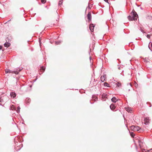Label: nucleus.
Masks as SVG:
<instances>
[{"label":"nucleus","instance_id":"obj_1","mask_svg":"<svg viewBox=\"0 0 152 152\" xmlns=\"http://www.w3.org/2000/svg\"><path fill=\"white\" fill-rule=\"evenodd\" d=\"M138 17L137 13L133 10L130 15L128 16V18L129 20H137Z\"/></svg>","mask_w":152,"mask_h":152},{"label":"nucleus","instance_id":"obj_2","mask_svg":"<svg viewBox=\"0 0 152 152\" xmlns=\"http://www.w3.org/2000/svg\"><path fill=\"white\" fill-rule=\"evenodd\" d=\"M95 26V25L91 23L90 24L89 28L91 32H93L94 31V29Z\"/></svg>","mask_w":152,"mask_h":152},{"label":"nucleus","instance_id":"obj_3","mask_svg":"<svg viewBox=\"0 0 152 152\" xmlns=\"http://www.w3.org/2000/svg\"><path fill=\"white\" fill-rule=\"evenodd\" d=\"M20 70H19L18 71L17 70V71H15L11 70H10L9 73H15V74H18L19 72V71H20Z\"/></svg>","mask_w":152,"mask_h":152},{"label":"nucleus","instance_id":"obj_4","mask_svg":"<svg viewBox=\"0 0 152 152\" xmlns=\"http://www.w3.org/2000/svg\"><path fill=\"white\" fill-rule=\"evenodd\" d=\"M100 97H101L102 99L107 98V94L106 93H103L100 95Z\"/></svg>","mask_w":152,"mask_h":152},{"label":"nucleus","instance_id":"obj_5","mask_svg":"<svg viewBox=\"0 0 152 152\" xmlns=\"http://www.w3.org/2000/svg\"><path fill=\"white\" fill-rule=\"evenodd\" d=\"M106 75H104L103 76H101V80L102 82H103L105 80L106 78Z\"/></svg>","mask_w":152,"mask_h":152},{"label":"nucleus","instance_id":"obj_6","mask_svg":"<svg viewBox=\"0 0 152 152\" xmlns=\"http://www.w3.org/2000/svg\"><path fill=\"white\" fill-rule=\"evenodd\" d=\"M10 95L11 97H12L13 98H14L16 96V94L15 92H11L10 93Z\"/></svg>","mask_w":152,"mask_h":152},{"label":"nucleus","instance_id":"obj_7","mask_svg":"<svg viewBox=\"0 0 152 152\" xmlns=\"http://www.w3.org/2000/svg\"><path fill=\"white\" fill-rule=\"evenodd\" d=\"M144 121H145V125H147L148 124V123L149 121V120L148 119V118H145L144 119Z\"/></svg>","mask_w":152,"mask_h":152},{"label":"nucleus","instance_id":"obj_8","mask_svg":"<svg viewBox=\"0 0 152 152\" xmlns=\"http://www.w3.org/2000/svg\"><path fill=\"white\" fill-rule=\"evenodd\" d=\"M110 108L112 110H114L115 108V107L113 104H112L110 106Z\"/></svg>","mask_w":152,"mask_h":152},{"label":"nucleus","instance_id":"obj_9","mask_svg":"<svg viewBox=\"0 0 152 152\" xmlns=\"http://www.w3.org/2000/svg\"><path fill=\"white\" fill-rule=\"evenodd\" d=\"M142 151L143 152H152V148L149 150L143 149L142 150Z\"/></svg>","mask_w":152,"mask_h":152},{"label":"nucleus","instance_id":"obj_10","mask_svg":"<svg viewBox=\"0 0 152 152\" xmlns=\"http://www.w3.org/2000/svg\"><path fill=\"white\" fill-rule=\"evenodd\" d=\"M87 17L88 19L90 20L91 19V13H88L87 15Z\"/></svg>","mask_w":152,"mask_h":152},{"label":"nucleus","instance_id":"obj_11","mask_svg":"<svg viewBox=\"0 0 152 152\" xmlns=\"http://www.w3.org/2000/svg\"><path fill=\"white\" fill-rule=\"evenodd\" d=\"M125 109L128 112L130 113H132V110L131 108L129 107H126Z\"/></svg>","mask_w":152,"mask_h":152},{"label":"nucleus","instance_id":"obj_12","mask_svg":"<svg viewBox=\"0 0 152 152\" xmlns=\"http://www.w3.org/2000/svg\"><path fill=\"white\" fill-rule=\"evenodd\" d=\"M10 43H9L8 42L5 43L4 44V47H6L7 48H8V47L10 46Z\"/></svg>","mask_w":152,"mask_h":152},{"label":"nucleus","instance_id":"obj_13","mask_svg":"<svg viewBox=\"0 0 152 152\" xmlns=\"http://www.w3.org/2000/svg\"><path fill=\"white\" fill-rule=\"evenodd\" d=\"M10 109L12 110H16V108L13 105H12L10 106Z\"/></svg>","mask_w":152,"mask_h":152},{"label":"nucleus","instance_id":"obj_14","mask_svg":"<svg viewBox=\"0 0 152 152\" xmlns=\"http://www.w3.org/2000/svg\"><path fill=\"white\" fill-rule=\"evenodd\" d=\"M117 100V99L115 97H113L111 99V101L114 102H116Z\"/></svg>","mask_w":152,"mask_h":152},{"label":"nucleus","instance_id":"obj_15","mask_svg":"<svg viewBox=\"0 0 152 152\" xmlns=\"http://www.w3.org/2000/svg\"><path fill=\"white\" fill-rule=\"evenodd\" d=\"M148 47L149 49L152 52V50H151V48H152V43H151V42H150L149 44V45L148 46Z\"/></svg>","mask_w":152,"mask_h":152},{"label":"nucleus","instance_id":"obj_16","mask_svg":"<svg viewBox=\"0 0 152 152\" xmlns=\"http://www.w3.org/2000/svg\"><path fill=\"white\" fill-rule=\"evenodd\" d=\"M140 129V128L139 127L136 126L134 131H138Z\"/></svg>","mask_w":152,"mask_h":152},{"label":"nucleus","instance_id":"obj_17","mask_svg":"<svg viewBox=\"0 0 152 152\" xmlns=\"http://www.w3.org/2000/svg\"><path fill=\"white\" fill-rule=\"evenodd\" d=\"M40 70H43L42 72V73L45 71V68L43 66H42V67H41Z\"/></svg>","mask_w":152,"mask_h":152},{"label":"nucleus","instance_id":"obj_18","mask_svg":"<svg viewBox=\"0 0 152 152\" xmlns=\"http://www.w3.org/2000/svg\"><path fill=\"white\" fill-rule=\"evenodd\" d=\"M127 86L128 88H132V84L131 83L128 84L127 85Z\"/></svg>","mask_w":152,"mask_h":152},{"label":"nucleus","instance_id":"obj_19","mask_svg":"<svg viewBox=\"0 0 152 152\" xmlns=\"http://www.w3.org/2000/svg\"><path fill=\"white\" fill-rule=\"evenodd\" d=\"M130 135L132 137H134L135 134H134L132 132H130Z\"/></svg>","mask_w":152,"mask_h":152},{"label":"nucleus","instance_id":"obj_20","mask_svg":"<svg viewBox=\"0 0 152 152\" xmlns=\"http://www.w3.org/2000/svg\"><path fill=\"white\" fill-rule=\"evenodd\" d=\"M61 41H58V42H55V43L56 44V45H58L59 44H60V43H61Z\"/></svg>","mask_w":152,"mask_h":152},{"label":"nucleus","instance_id":"obj_21","mask_svg":"<svg viewBox=\"0 0 152 152\" xmlns=\"http://www.w3.org/2000/svg\"><path fill=\"white\" fill-rule=\"evenodd\" d=\"M62 1H61V0L58 3V5L59 6L61 5L62 4Z\"/></svg>","mask_w":152,"mask_h":152},{"label":"nucleus","instance_id":"obj_22","mask_svg":"<svg viewBox=\"0 0 152 152\" xmlns=\"http://www.w3.org/2000/svg\"><path fill=\"white\" fill-rule=\"evenodd\" d=\"M104 86H107V87H108L109 85L107 83H104Z\"/></svg>","mask_w":152,"mask_h":152},{"label":"nucleus","instance_id":"obj_23","mask_svg":"<svg viewBox=\"0 0 152 152\" xmlns=\"http://www.w3.org/2000/svg\"><path fill=\"white\" fill-rule=\"evenodd\" d=\"M136 126H131V129L132 130H134V131L135 128Z\"/></svg>","mask_w":152,"mask_h":152},{"label":"nucleus","instance_id":"obj_24","mask_svg":"<svg viewBox=\"0 0 152 152\" xmlns=\"http://www.w3.org/2000/svg\"><path fill=\"white\" fill-rule=\"evenodd\" d=\"M20 108L19 107H18L17 108L16 111H17V113H19V112H20Z\"/></svg>","mask_w":152,"mask_h":152},{"label":"nucleus","instance_id":"obj_25","mask_svg":"<svg viewBox=\"0 0 152 152\" xmlns=\"http://www.w3.org/2000/svg\"><path fill=\"white\" fill-rule=\"evenodd\" d=\"M9 71H10V69H6L5 70V73H9Z\"/></svg>","mask_w":152,"mask_h":152},{"label":"nucleus","instance_id":"obj_26","mask_svg":"<svg viewBox=\"0 0 152 152\" xmlns=\"http://www.w3.org/2000/svg\"><path fill=\"white\" fill-rule=\"evenodd\" d=\"M30 99H26V102H27L28 103H29L30 102Z\"/></svg>","mask_w":152,"mask_h":152},{"label":"nucleus","instance_id":"obj_27","mask_svg":"<svg viewBox=\"0 0 152 152\" xmlns=\"http://www.w3.org/2000/svg\"><path fill=\"white\" fill-rule=\"evenodd\" d=\"M41 2L42 3H45L46 2V0H41Z\"/></svg>","mask_w":152,"mask_h":152},{"label":"nucleus","instance_id":"obj_28","mask_svg":"<svg viewBox=\"0 0 152 152\" xmlns=\"http://www.w3.org/2000/svg\"><path fill=\"white\" fill-rule=\"evenodd\" d=\"M146 37L148 39H150V35L149 34H147Z\"/></svg>","mask_w":152,"mask_h":152},{"label":"nucleus","instance_id":"obj_29","mask_svg":"<svg viewBox=\"0 0 152 152\" xmlns=\"http://www.w3.org/2000/svg\"><path fill=\"white\" fill-rule=\"evenodd\" d=\"M121 84L120 83H118V82L117 83V86H118L119 87V86H121Z\"/></svg>","mask_w":152,"mask_h":152},{"label":"nucleus","instance_id":"obj_30","mask_svg":"<svg viewBox=\"0 0 152 152\" xmlns=\"http://www.w3.org/2000/svg\"><path fill=\"white\" fill-rule=\"evenodd\" d=\"M140 30L142 32V33H144V31L142 29V28H140Z\"/></svg>","mask_w":152,"mask_h":152},{"label":"nucleus","instance_id":"obj_31","mask_svg":"<svg viewBox=\"0 0 152 152\" xmlns=\"http://www.w3.org/2000/svg\"><path fill=\"white\" fill-rule=\"evenodd\" d=\"M3 99H1V98H0V102H3Z\"/></svg>","mask_w":152,"mask_h":152},{"label":"nucleus","instance_id":"obj_32","mask_svg":"<svg viewBox=\"0 0 152 152\" xmlns=\"http://www.w3.org/2000/svg\"><path fill=\"white\" fill-rule=\"evenodd\" d=\"M106 2L108 3V0H104Z\"/></svg>","mask_w":152,"mask_h":152},{"label":"nucleus","instance_id":"obj_33","mask_svg":"<svg viewBox=\"0 0 152 152\" xmlns=\"http://www.w3.org/2000/svg\"><path fill=\"white\" fill-rule=\"evenodd\" d=\"M2 48V46L0 45V50Z\"/></svg>","mask_w":152,"mask_h":152},{"label":"nucleus","instance_id":"obj_34","mask_svg":"<svg viewBox=\"0 0 152 152\" xmlns=\"http://www.w3.org/2000/svg\"><path fill=\"white\" fill-rule=\"evenodd\" d=\"M118 69H121V68H120V67H118Z\"/></svg>","mask_w":152,"mask_h":152},{"label":"nucleus","instance_id":"obj_35","mask_svg":"<svg viewBox=\"0 0 152 152\" xmlns=\"http://www.w3.org/2000/svg\"><path fill=\"white\" fill-rule=\"evenodd\" d=\"M97 99H98V98H96V99H95V101H96V100H97Z\"/></svg>","mask_w":152,"mask_h":152},{"label":"nucleus","instance_id":"obj_36","mask_svg":"<svg viewBox=\"0 0 152 152\" xmlns=\"http://www.w3.org/2000/svg\"><path fill=\"white\" fill-rule=\"evenodd\" d=\"M90 61H91V57H90Z\"/></svg>","mask_w":152,"mask_h":152},{"label":"nucleus","instance_id":"obj_37","mask_svg":"<svg viewBox=\"0 0 152 152\" xmlns=\"http://www.w3.org/2000/svg\"><path fill=\"white\" fill-rule=\"evenodd\" d=\"M128 91H130V89H128Z\"/></svg>","mask_w":152,"mask_h":152},{"label":"nucleus","instance_id":"obj_38","mask_svg":"<svg viewBox=\"0 0 152 152\" xmlns=\"http://www.w3.org/2000/svg\"><path fill=\"white\" fill-rule=\"evenodd\" d=\"M136 86H138V85H136V86L135 85V86H136Z\"/></svg>","mask_w":152,"mask_h":152},{"label":"nucleus","instance_id":"obj_39","mask_svg":"<svg viewBox=\"0 0 152 152\" xmlns=\"http://www.w3.org/2000/svg\"><path fill=\"white\" fill-rule=\"evenodd\" d=\"M136 86H138V85H136V86L135 85V86H136Z\"/></svg>","mask_w":152,"mask_h":152},{"label":"nucleus","instance_id":"obj_40","mask_svg":"<svg viewBox=\"0 0 152 152\" xmlns=\"http://www.w3.org/2000/svg\"><path fill=\"white\" fill-rule=\"evenodd\" d=\"M136 86H138V85H136V86L135 85V86H136Z\"/></svg>","mask_w":152,"mask_h":152}]
</instances>
